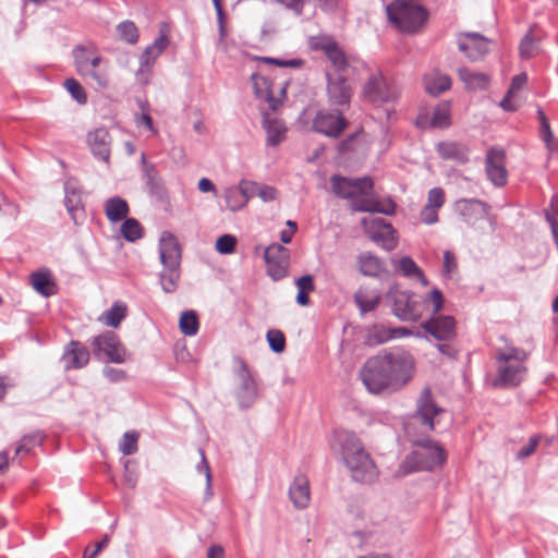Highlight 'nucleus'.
Masks as SVG:
<instances>
[{
    "mask_svg": "<svg viewBox=\"0 0 558 558\" xmlns=\"http://www.w3.org/2000/svg\"><path fill=\"white\" fill-rule=\"evenodd\" d=\"M422 328L436 340H450L456 335V320L449 315H433L422 323Z\"/></svg>",
    "mask_w": 558,
    "mask_h": 558,
    "instance_id": "obj_22",
    "label": "nucleus"
},
{
    "mask_svg": "<svg viewBox=\"0 0 558 558\" xmlns=\"http://www.w3.org/2000/svg\"><path fill=\"white\" fill-rule=\"evenodd\" d=\"M354 302L362 315L373 312L380 303L381 294L378 290L360 288L353 295Z\"/></svg>",
    "mask_w": 558,
    "mask_h": 558,
    "instance_id": "obj_30",
    "label": "nucleus"
},
{
    "mask_svg": "<svg viewBox=\"0 0 558 558\" xmlns=\"http://www.w3.org/2000/svg\"><path fill=\"white\" fill-rule=\"evenodd\" d=\"M73 58L75 69L81 76L92 78L101 88L108 86V62L97 53L94 46L75 47Z\"/></svg>",
    "mask_w": 558,
    "mask_h": 558,
    "instance_id": "obj_4",
    "label": "nucleus"
},
{
    "mask_svg": "<svg viewBox=\"0 0 558 558\" xmlns=\"http://www.w3.org/2000/svg\"><path fill=\"white\" fill-rule=\"evenodd\" d=\"M267 341L270 349L276 353H281L286 348V337L283 332L278 329L268 330Z\"/></svg>",
    "mask_w": 558,
    "mask_h": 558,
    "instance_id": "obj_50",
    "label": "nucleus"
},
{
    "mask_svg": "<svg viewBox=\"0 0 558 558\" xmlns=\"http://www.w3.org/2000/svg\"><path fill=\"white\" fill-rule=\"evenodd\" d=\"M387 300L391 303L392 314L402 322H416L424 314L423 298L410 291L400 290L397 286L389 289Z\"/></svg>",
    "mask_w": 558,
    "mask_h": 558,
    "instance_id": "obj_6",
    "label": "nucleus"
},
{
    "mask_svg": "<svg viewBox=\"0 0 558 558\" xmlns=\"http://www.w3.org/2000/svg\"><path fill=\"white\" fill-rule=\"evenodd\" d=\"M537 52V44L529 32L520 43V54L522 58L530 59Z\"/></svg>",
    "mask_w": 558,
    "mask_h": 558,
    "instance_id": "obj_51",
    "label": "nucleus"
},
{
    "mask_svg": "<svg viewBox=\"0 0 558 558\" xmlns=\"http://www.w3.org/2000/svg\"><path fill=\"white\" fill-rule=\"evenodd\" d=\"M92 347L96 355H105L113 362H122L124 351L122 350L119 338L113 331H106L105 333L94 337Z\"/></svg>",
    "mask_w": 558,
    "mask_h": 558,
    "instance_id": "obj_21",
    "label": "nucleus"
},
{
    "mask_svg": "<svg viewBox=\"0 0 558 558\" xmlns=\"http://www.w3.org/2000/svg\"><path fill=\"white\" fill-rule=\"evenodd\" d=\"M236 239L230 234H223L216 241V250L220 254H230L234 251Z\"/></svg>",
    "mask_w": 558,
    "mask_h": 558,
    "instance_id": "obj_57",
    "label": "nucleus"
},
{
    "mask_svg": "<svg viewBox=\"0 0 558 558\" xmlns=\"http://www.w3.org/2000/svg\"><path fill=\"white\" fill-rule=\"evenodd\" d=\"M159 256L162 266L181 265V247L177 238L163 231L159 239Z\"/></svg>",
    "mask_w": 558,
    "mask_h": 558,
    "instance_id": "obj_26",
    "label": "nucleus"
},
{
    "mask_svg": "<svg viewBox=\"0 0 558 558\" xmlns=\"http://www.w3.org/2000/svg\"><path fill=\"white\" fill-rule=\"evenodd\" d=\"M347 120L339 110H319L313 119V130L328 137H338L347 128Z\"/></svg>",
    "mask_w": 558,
    "mask_h": 558,
    "instance_id": "obj_12",
    "label": "nucleus"
},
{
    "mask_svg": "<svg viewBox=\"0 0 558 558\" xmlns=\"http://www.w3.org/2000/svg\"><path fill=\"white\" fill-rule=\"evenodd\" d=\"M456 268L457 260L454 255L451 252L446 251L444 253V275L449 277L456 270Z\"/></svg>",
    "mask_w": 558,
    "mask_h": 558,
    "instance_id": "obj_63",
    "label": "nucleus"
},
{
    "mask_svg": "<svg viewBox=\"0 0 558 558\" xmlns=\"http://www.w3.org/2000/svg\"><path fill=\"white\" fill-rule=\"evenodd\" d=\"M438 211L425 205L420 211V220L427 226L435 225L438 222Z\"/></svg>",
    "mask_w": 558,
    "mask_h": 558,
    "instance_id": "obj_60",
    "label": "nucleus"
},
{
    "mask_svg": "<svg viewBox=\"0 0 558 558\" xmlns=\"http://www.w3.org/2000/svg\"><path fill=\"white\" fill-rule=\"evenodd\" d=\"M525 357V352L515 348L498 353L500 384H521L526 379Z\"/></svg>",
    "mask_w": 558,
    "mask_h": 558,
    "instance_id": "obj_7",
    "label": "nucleus"
},
{
    "mask_svg": "<svg viewBox=\"0 0 558 558\" xmlns=\"http://www.w3.org/2000/svg\"><path fill=\"white\" fill-rule=\"evenodd\" d=\"M453 209L465 223L474 226L487 218L490 206L477 198H461L454 203Z\"/></svg>",
    "mask_w": 558,
    "mask_h": 558,
    "instance_id": "obj_16",
    "label": "nucleus"
},
{
    "mask_svg": "<svg viewBox=\"0 0 558 558\" xmlns=\"http://www.w3.org/2000/svg\"><path fill=\"white\" fill-rule=\"evenodd\" d=\"M64 87L78 104L84 105L87 102L86 93L78 81L68 78L64 82Z\"/></svg>",
    "mask_w": 558,
    "mask_h": 558,
    "instance_id": "obj_49",
    "label": "nucleus"
},
{
    "mask_svg": "<svg viewBox=\"0 0 558 558\" xmlns=\"http://www.w3.org/2000/svg\"><path fill=\"white\" fill-rule=\"evenodd\" d=\"M109 537L106 535L94 548L86 547L83 558H96L97 555L108 545Z\"/></svg>",
    "mask_w": 558,
    "mask_h": 558,
    "instance_id": "obj_64",
    "label": "nucleus"
},
{
    "mask_svg": "<svg viewBox=\"0 0 558 558\" xmlns=\"http://www.w3.org/2000/svg\"><path fill=\"white\" fill-rule=\"evenodd\" d=\"M62 361L65 368H80L89 361L88 350L80 342L72 341L65 349Z\"/></svg>",
    "mask_w": 558,
    "mask_h": 558,
    "instance_id": "obj_28",
    "label": "nucleus"
},
{
    "mask_svg": "<svg viewBox=\"0 0 558 558\" xmlns=\"http://www.w3.org/2000/svg\"><path fill=\"white\" fill-rule=\"evenodd\" d=\"M369 395L378 397H389L397 392L401 386H364Z\"/></svg>",
    "mask_w": 558,
    "mask_h": 558,
    "instance_id": "obj_59",
    "label": "nucleus"
},
{
    "mask_svg": "<svg viewBox=\"0 0 558 558\" xmlns=\"http://www.w3.org/2000/svg\"><path fill=\"white\" fill-rule=\"evenodd\" d=\"M445 201L444 190L441 187H433L427 193V203L425 205L439 210L444 206Z\"/></svg>",
    "mask_w": 558,
    "mask_h": 558,
    "instance_id": "obj_55",
    "label": "nucleus"
},
{
    "mask_svg": "<svg viewBox=\"0 0 558 558\" xmlns=\"http://www.w3.org/2000/svg\"><path fill=\"white\" fill-rule=\"evenodd\" d=\"M485 170L489 181L495 186L501 187L506 185L508 172L506 169V154L504 149L493 147L487 151Z\"/></svg>",
    "mask_w": 558,
    "mask_h": 558,
    "instance_id": "obj_17",
    "label": "nucleus"
},
{
    "mask_svg": "<svg viewBox=\"0 0 558 558\" xmlns=\"http://www.w3.org/2000/svg\"><path fill=\"white\" fill-rule=\"evenodd\" d=\"M138 434L136 432H126L120 444L119 449L124 456L133 454L137 451Z\"/></svg>",
    "mask_w": 558,
    "mask_h": 558,
    "instance_id": "obj_48",
    "label": "nucleus"
},
{
    "mask_svg": "<svg viewBox=\"0 0 558 558\" xmlns=\"http://www.w3.org/2000/svg\"><path fill=\"white\" fill-rule=\"evenodd\" d=\"M526 82H527V75L525 73H520V74L515 75L511 81V85L508 89V93L510 95H517V93L522 89V87L526 84Z\"/></svg>",
    "mask_w": 558,
    "mask_h": 558,
    "instance_id": "obj_62",
    "label": "nucleus"
},
{
    "mask_svg": "<svg viewBox=\"0 0 558 558\" xmlns=\"http://www.w3.org/2000/svg\"><path fill=\"white\" fill-rule=\"evenodd\" d=\"M541 439H542L541 434L532 435L529 438L527 444L524 445L522 448H520V450L517 452V454H515L517 460H524V459L531 457L535 452Z\"/></svg>",
    "mask_w": 558,
    "mask_h": 558,
    "instance_id": "obj_52",
    "label": "nucleus"
},
{
    "mask_svg": "<svg viewBox=\"0 0 558 558\" xmlns=\"http://www.w3.org/2000/svg\"><path fill=\"white\" fill-rule=\"evenodd\" d=\"M438 155L445 160H451L463 165L469 161V148L458 142H440L437 145Z\"/></svg>",
    "mask_w": 558,
    "mask_h": 558,
    "instance_id": "obj_27",
    "label": "nucleus"
},
{
    "mask_svg": "<svg viewBox=\"0 0 558 558\" xmlns=\"http://www.w3.org/2000/svg\"><path fill=\"white\" fill-rule=\"evenodd\" d=\"M545 218L549 225L558 222V196L551 197L549 207L545 209Z\"/></svg>",
    "mask_w": 558,
    "mask_h": 558,
    "instance_id": "obj_61",
    "label": "nucleus"
},
{
    "mask_svg": "<svg viewBox=\"0 0 558 558\" xmlns=\"http://www.w3.org/2000/svg\"><path fill=\"white\" fill-rule=\"evenodd\" d=\"M357 265L360 271L367 277H377L385 269L384 262L369 252L357 256Z\"/></svg>",
    "mask_w": 558,
    "mask_h": 558,
    "instance_id": "obj_34",
    "label": "nucleus"
},
{
    "mask_svg": "<svg viewBox=\"0 0 558 558\" xmlns=\"http://www.w3.org/2000/svg\"><path fill=\"white\" fill-rule=\"evenodd\" d=\"M298 287L296 303L301 306L310 304L308 293L315 290L314 277L312 275H304L295 280Z\"/></svg>",
    "mask_w": 558,
    "mask_h": 558,
    "instance_id": "obj_40",
    "label": "nucleus"
},
{
    "mask_svg": "<svg viewBox=\"0 0 558 558\" xmlns=\"http://www.w3.org/2000/svg\"><path fill=\"white\" fill-rule=\"evenodd\" d=\"M387 361L391 380H402L405 384L410 379L413 368V356L405 351H392L387 353Z\"/></svg>",
    "mask_w": 558,
    "mask_h": 558,
    "instance_id": "obj_24",
    "label": "nucleus"
},
{
    "mask_svg": "<svg viewBox=\"0 0 558 558\" xmlns=\"http://www.w3.org/2000/svg\"><path fill=\"white\" fill-rule=\"evenodd\" d=\"M105 214L112 223L122 221L129 215L128 202L119 196L108 198L104 204Z\"/></svg>",
    "mask_w": 558,
    "mask_h": 558,
    "instance_id": "obj_32",
    "label": "nucleus"
},
{
    "mask_svg": "<svg viewBox=\"0 0 558 558\" xmlns=\"http://www.w3.org/2000/svg\"><path fill=\"white\" fill-rule=\"evenodd\" d=\"M331 448L340 454L353 482L371 485L378 480L376 463L354 432L335 429Z\"/></svg>",
    "mask_w": 558,
    "mask_h": 558,
    "instance_id": "obj_1",
    "label": "nucleus"
},
{
    "mask_svg": "<svg viewBox=\"0 0 558 558\" xmlns=\"http://www.w3.org/2000/svg\"><path fill=\"white\" fill-rule=\"evenodd\" d=\"M251 81L256 95L260 100L259 109L265 107L271 111H277L286 97V86H275L267 77L253 73Z\"/></svg>",
    "mask_w": 558,
    "mask_h": 558,
    "instance_id": "obj_10",
    "label": "nucleus"
},
{
    "mask_svg": "<svg viewBox=\"0 0 558 558\" xmlns=\"http://www.w3.org/2000/svg\"><path fill=\"white\" fill-rule=\"evenodd\" d=\"M423 81L426 92L433 96H437L451 87L450 76L438 70L426 73Z\"/></svg>",
    "mask_w": 558,
    "mask_h": 558,
    "instance_id": "obj_31",
    "label": "nucleus"
},
{
    "mask_svg": "<svg viewBox=\"0 0 558 558\" xmlns=\"http://www.w3.org/2000/svg\"><path fill=\"white\" fill-rule=\"evenodd\" d=\"M348 75L327 74V95L332 106L348 108L353 95V89L348 82Z\"/></svg>",
    "mask_w": 558,
    "mask_h": 558,
    "instance_id": "obj_18",
    "label": "nucleus"
},
{
    "mask_svg": "<svg viewBox=\"0 0 558 558\" xmlns=\"http://www.w3.org/2000/svg\"><path fill=\"white\" fill-rule=\"evenodd\" d=\"M41 435L39 433H34L31 435L24 436L19 446L16 447L15 453L19 454L21 452H29L33 447L39 445L41 442Z\"/></svg>",
    "mask_w": 558,
    "mask_h": 558,
    "instance_id": "obj_56",
    "label": "nucleus"
},
{
    "mask_svg": "<svg viewBox=\"0 0 558 558\" xmlns=\"http://www.w3.org/2000/svg\"><path fill=\"white\" fill-rule=\"evenodd\" d=\"M332 193L343 199H351L353 209L362 213H379L391 216L396 213V204L392 199H378L369 197L374 187L369 177L350 179L333 174L330 177Z\"/></svg>",
    "mask_w": 558,
    "mask_h": 558,
    "instance_id": "obj_2",
    "label": "nucleus"
},
{
    "mask_svg": "<svg viewBox=\"0 0 558 558\" xmlns=\"http://www.w3.org/2000/svg\"><path fill=\"white\" fill-rule=\"evenodd\" d=\"M458 48L471 61H477L489 50V40L480 33H463L458 36Z\"/></svg>",
    "mask_w": 558,
    "mask_h": 558,
    "instance_id": "obj_19",
    "label": "nucleus"
},
{
    "mask_svg": "<svg viewBox=\"0 0 558 558\" xmlns=\"http://www.w3.org/2000/svg\"><path fill=\"white\" fill-rule=\"evenodd\" d=\"M430 124L434 128L445 129L450 124V106L447 102L438 104L433 112Z\"/></svg>",
    "mask_w": 558,
    "mask_h": 558,
    "instance_id": "obj_42",
    "label": "nucleus"
},
{
    "mask_svg": "<svg viewBox=\"0 0 558 558\" xmlns=\"http://www.w3.org/2000/svg\"><path fill=\"white\" fill-rule=\"evenodd\" d=\"M388 20L401 32L415 33L427 21V10L418 3L396 0L386 7Z\"/></svg>",
    "mask_w": 558,
    "mask_h": 558,
    "instance_id": "obj_5",
    "label": "nucleus"
},
{
    "mask_svg": "<svg viewBox=\"0 0 558 558\" xmlns=\"http://www.w3.org/2000/svg\"><path fill=\"white\" fill-rule=\"evenodd\" d=\"M363 93L365 98L376 106L392 102L399 95L397 87L388 82L379 71L369 75L363 87Z\"/></svg>",
    "mask_w": 558,
    "mask_h": 558,
    "instance_id": "obj_9",
    "label": "nucleus"
},
{
    "mask_svg": "<svg viewBox=\"0 0 558 558\" xmlns=\"http://www.w3.org/2000/svg\"><path fill=\"white\" fill-rule=\"evenodd\" d=\"M87 145L95 158L109 163L111 154V136L107 129L97 128L87 134Z\"/></svg>",
    "mask_w": 558,
    "mask_h": 558,
    "instance_id": "obj_25",
    "label": "nucleus"
},
{
    "mask_svg": "<svg viewBox=\"0 0 558 558\" xmlns=\"http://www.w3.org/2000/svg\"><path fill=\"white\" fill-rule=\"evenodd\" d=\"M33 288L44 296H50L56 293V284L48 272H35L32 275Z\"/></svg>",
    "mask_w": 558,
    "mask_h": 558,
    "instance_id": "obj_39",
    "label": "nucleus"
},
{
    "mask_svg": "<svg viewBox=\"0 0 558 558\" xmlns=\"http://www.w3.org/2000/svg\"><path fill=\"white\" fill-rule=\"evenodd\" d=\"M181 278L180 265L163 266L159 275V280L162 290L166 293H173L178 289Z\"/></svg>",
    "mask_w": 558,
    "mask_h": 558,
    "instance_id": "obj_37",
    "label": "nucleus"
},
{
    "mask_svg": "<svg viewBox=\"0 0 558 558\" xmlns=\"http://www.w3.org/2000/svg\"><path fill=\"white\" fill-rule=\"evenodd\" d=\"M169 45V38L165 34H160L151 45L147 46L140 59V69L137 78L146 84L151 73L156 60L161 56Z\"/></svg>",
    "mask_w": 558,
    "mask_h": 558,
    "instance_id": "obj_14",
    "label": "nucleus"
},
{
    "mask_svg": "<svg viewBox=\"0 0 558 558\" xmlns=\"http://www.w3.org/2000/svg\"><path fill=\"white\" fill-rule=\"evenodd\" d=\"M537 114L539 119L541 138L546 144V146L550 148V143L553 141V132L550 130L549 121L541 108L537 110Z\"/></svg>",
    "mask_w": 558,
    "mask_h": 558,
    "instance_id": "obj_54",
    "label": "nucleus"
},
{
    "mask_svg": "<svg viewBox=\"0 0 558 558\" xmlns=\"http://www.w3.org/2000/svg\"><path fill=\"white\" fill-rule=\"evenodd\" d=\"M314 50L323 51L333 69L330 75H349L350 69H354V60L349 58L337 41L330 36H315L310 40Z\"/></svg>",
    "mask_w": 558,
    "mask_h": 558,
    "instance_id": "obj_8",
    "label": "nucleus"
},
{
    "mask_svg": "<svg viewBox=\"0 0 558 558\" xmlns=\"http://www.w3.org/2000/svg\"><path fill=\"white\" fill-rule=\"evenodd\" d=\"M362 384H386L390 378L387 353L369 357L361 371Z\"/></svg>",
    "mask_w": 558,
    "mask_h": 558,
    "instance_id": "obj_20",
    "label": "nucleus"
},
{
    "mask_svg": "<svg viewBox=\"0 0 558 558\" xmlns=\"http://www.w3.org/2000/svg\"><path fill=\"white\" fill-rule=\"evenodd\" d=\"M362 225L369 238L375 242H383L386 250H392L396 246V230L385 219L365 217L362 219Z\"/></svg>",
    "mask_w": 558,
    "mask_h": 558,
    "instance_id": "obj_13",
    "label": "nucleus"
},
{
    "mask_svg": "<svg viewBox=\"0 0 558 558\" xmlns=\"http://www.w3.org/2000/svg\"><path fill=\"white\" fill-rule=\"evenodd\" d=\"M265 262L267 275L274 281H279L289 274L290 251L281 244L274 243L265 251Z\"/></svg>",
    "mask_w": 558,
    "mask_h": 558,
    "instance_id": "obj_11",
    "label": "nucleus"
},
{
    "mask_svg": "<svg viewBox=\"0 0 558 558\" xmlns=\"http://www.w3.org/2000/svg\"><path fill=\"white\" fill-rule=\"evenodd\" d=\"M390 326L377 323L366 328L365 343L369 347L379 345L391 340Z\"/></svg>",
    "mask_w": 558,
    "mask_h": 558,
    "instance_id": "obj_35",
    "label": "nucleus"
},
{
    "mask_svg": "<svg viewBox=\"0 0 558 558\" xmlns=\"http://www.w3.org/2000/svg\"><path fill=\"white\" fill-rule=\"evenodd\" d=\"M444 411V408L435 401L430 386H425L416 401V416L422 425L433 432L436 427L435 417Z\"/></svg>",
    "mask_w": 558,
    "mask_h": 558,
    "instance_id": "obj_15",
    "label": "nucleus"
},
{
    "mask_svg": "<svg viewBox=\"0 0 558 558\" xmlns=\"http://www.w3.org/2000/svg\"><path fill=\"white\" fill-rule=\"evenodd\" d=\"M289 497L298 509H305L310 502V486L305 476H296L289 487Z\"/></svg>",
    "mask_w": 558,
    "mask_h": 558,
    "instance_id": "obj_29",
    "label": "nucleus"
},
{
    "mask_svg": "<svg viewBox=\"0 0 558 558\" xmlns=\"http://www.w3.org/2000/svg\"><path fill=\"white\" fill-rule=\"evenodd\" d=\"M423 300L425 301V305L428 303L433 304V315L439 313L445 301L442 292L437 288L433 289Z\"/></svg>",
    "mask_w": 558,
    "mask_h": 558,
    "instance_id": "obj_58",
    "label": "nucleus"
},
{
    "mask_svg": "<svg viewBox=\"0 0 558 558\" xmlns=\"http://www.w3.org/2000/svg\"><path fill=\"white\" fill-rule=\"evenodd\" d=\"M276 111H271L265 107L260 108L263 116V129L266 132V144L267 146L276 147L282 143L287 137L286 123L274 116Z\"/></svg>",
    "mask_w": 558,
    "mask_h": 558,
    "instance_id": "obj_23",
    "label": "nucleus"
},
{
    "mask_svg": "<svg viewBox=\"0 0 558 558\" xmlns=\"http://www.w3.org/2000/svg\"><path fill=\"white\" fill-rule=\"evenodd\" d=\"M459 78L465 84V88L470 90H484L487 88L489 78L485 73L474 72L468 68L458 70Z\"/></svg>",
    "mask_w": 558,
    "mask_h": 558,
    "instance_id": "obj_33",
    "label": "nucleus"
},
{
    "mask_svg": "<svg viewBox=\"0 0 558 558\" xmlns=\"http://www.w3.org/2000/svg\"><path fill=\"white\" fill-rule=\"evenodd\" d=\"M199 453V462L196 464V471L198 473H202L205 475L206 478V492H205V498L208 499L213 496V489H211V471L210 466L207 462L205 452L202 448H198Z\"/></svg>",
    "mask_w": 558,
    "mask_h": 558,
    "instance_id": "obj_45",
    "label": "nucleus"
},
{
    "mask_svg": "<svg viewBox=\"0 0 558 558\" xmlns=\"http://www.w3.org/2000/svg\"><path fill=\"white\" fill-rule=\"evenodd\" d=\"M396 269L409 279H417L423 286H427L428 281L424 276L422 269L410 256L401 257L396 266Z\"/></svg>",
    "mask_w": 558,
    "mask_h": 558,
    "instance_id": "obj_36",
    "label": "nucleus"
},
{
    "mask_svg": "<svg viewBox=\"0 0 558 558\" xmlns=\"http://www.w3.org/2000/svg\"><path fill=\"white\" fill-rule=\"evenodd\" d=\"M126 305L122 302H114L112 306L104 312L99 320L106 326L117 328L126 316Z\"/></svg>",
    "mask_w": 558,
    "mask_h": 558,
    "instance_id": "obj_38",
    "label": "nucleus"
},
{
    "mask_svg": "<svg viewBox=\"0 0 558 558\" xmlns=\"http://www.w3.org/2000/svg\"><path fill=\"white\" fill-rule=\"evenodd\" d=\"M143 171L147 185L151 191L159 190L161 185L160 177L154 165L146 162L145 155H142Z\"/></svg>",
    "mask_w": 558,
    "mask_h": 558,
    "instance_id": "obj_46",
    "label": "nucleus"
},
{
    "mask_svg": "<svg viewBox=\"0 0 558 558\" xmlns=\"http://www.w3.org/2000/svg\"><path fill=\"white\" fill-rule=\"evenodd\" d=\"M252 196H258L264 202H270L276 197V190L269 185L246 181V199Z\"/></svg>",
    "mask_w": 558,
    "mask_h": 558,
    "instance_id": "obj_41",
    "label": "nucleus"
},
{
    "mask_svg": "<svg viewBox=\"0 0 558 558\" xmlns=\"http://www.w3.org/2000/svg\"><path fill=\"white\" fill-rule=\"evenodd\" d=\"M117 32L121 39L129 44H135L138 40V31L131 21H124L117 26Z\"/></svg>",
    "mask_w": 558,
    "mask_h": 558,
    "instance_id": "obj_47",
    "label": "nucleus"
},
{
    "mask_svg": "<svg viewBox=\"0 0 558 558\" xmlns=\"http://www.w3.org/2000/svg\"><path fill=\"white\" fill-rule=\"evenodd\" d=\"M266 63L275 64L280 68L300 69L305 64V60L301 58H263Z\"/></svg>",
    "mask_w": 558,
    "mask_h": 558,
    "instance_id": "obj_53",
    "label": "nucleus"
},
{
    "mask_svg": "<svg viewBox=\"0 0 558 558\" xmlns=\"http://www.w3.org/2000/svg\"><path fill=\"white\" fill-rule=\"evenodd\" d=\"M120 231L122 236L130 242H134L143 236V228L134 218H125Z\"/></svg>",
    "mask_w": 558,
    "mask_h": 558,
    "instance_id": "obj_44",
    "label": "nucleus"
},
{
    "mask_svg": "<svg viewBox=\"0 0 558 558\" xmlns=\"http://www.w3.org/2000/svg\"><path fill=\"white\" fill-rule=\"evenodd\" d=\"M413 449L399 463L393 477L401 478L417 472L433 473L441 470L448 460L445 447L430 436L409 438Z\"/></svg>",
    "mask_w": 558,
    "mask_h": 558,
    "instance_id": "obj_3",
    "label": "nucleus"
},
{
    "mask_svg": "<svg viewBox=\"0 0 558 558\" xmlns=\"http://www.w3.org/2000/svg\"><path fill=\"white\" fill-rule=\"evenodd\" d=\"M179 327L183 335L195 336L198 331V318L194 311H185L181 314Z\"/></svg>",
    "mask_w": 558,
    "mask_h": 558,
    "instance_id": "obj_43",
    "label": "nucleus"
}]
</instances>
